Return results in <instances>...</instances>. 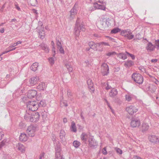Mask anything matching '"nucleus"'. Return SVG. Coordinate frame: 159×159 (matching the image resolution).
<instances>
[{"label":"nucleus","mask_w":159,"mask_h":159,"mask_svg":"<svg viewBox=\"0 0 159 159\" xmlns=\"http://www.w3.org/2000/svg\"><path fill=\"white\" fill-rule=\"evenodd\" d=\"M83 24V22H81L80 18L78 17L74 28V34L76 36H79L80 31H84L85 30V25Z\"/></svg>","instance_id":"1"},{"label":"nucleus","mask_w":159,"mask_h":159,"mask_svg":"<svg viewBox=\"0 0 159 159\" xmlns=\"http://www.w3.org/2000/svg\"><path fill=\"white\" fill-rule=\"evenodd\" d=\"M131 77L134 81L139 84H141L143 82V77L139 73H134L132 74Z\"/></svg>","instance_id":"2"},{"label":"nucleus","mask_w":159,"mask_h":159,"mask_svg":"<svg viewBox=\"0 0 159 159\" xmlns=\"http://www.w3.org/2000/svg\"><path fill=\"white\" fill-rule=\"evenodd\" d=\"M139 116H135L133 117L130 122L131 126L133 128L138 127L140 125V120Z\"/></svg>","instance_id":"3"},{"label":"nucleus","mask_w":159,"mask_h":159,"mask_svg":"<svg viewBox=\"0 0 159 159\" xmlns=\"http://www.w3.org/2000/svg\"><path fill=\"white\" fill-rule=\"evenodd\" d=\"M36 128L35 126L33 125H30L28 127L26 131L29 136L33 137L34 136V132L36 131Z\"/></svg>","instance_id":"4"},{"label":"nucleus","mask_w":159,"mask_h":159,"mask_svg":"<svg viewBox=\"0 0 159 159\" xmlns=\"http://www.w3.org/2000/svg\"><path fill=\"white\" fill-rule=\"evenodd\" d=\"M101 73L103 76H107L109 73V67L107 63H104L102 65Z\"/></svg>","instance_id":"5"},{"label":"nucleus","mask_w":159,"mask_h":159,"mask_svg":"<svg viewBox=\"0 0 159 159\" xmlns=\"http://www.w3.org/2000/svg\"><path fill=\"white\" fill-rule=\"evenodd\" d=\"M40 116L39 112H34L30 116V121L32 122H37L39 120Z\"/></svg>","instance_id":"6"},{"label":"nucleus","mask_w":159,"mask_h":159,"mask_svg":"<svg viewBox=\"0 0 159 159\" xmlns=\"http://www.w3.org/2000/svg\"><path fill=\"white\" fill-rule=\"evenodd\" d=\"M138 110L136 107L132 105L127 107L126 108V111L131 115H132L134 113L136 112Z\"/></svg>","instance_id":"7"},{"label":"nucleus","mask_w":159,"mask_h":159,"mask_svg":"<svg viewBox=\"0 0 159 159\" xmlns=\"http://www.w3.org/2000/svg\"><path fill=\"white\" fill-rule=\"evenodd\" d=\"M87 84L90 92L91 93H94L95 91V88L92 80L91 79H89L87 81Z\"/></svg>","instance_id":"8"},{"label":"nucleus","mask_w":159,"mask_h":159,"mask_svg":"<svg viewBox=\"0 0 159 159\" xmlns=\"http://www.w3.org/2000/svg\"><path fill=\"white\" fill-rule=\"evenodd\" d=\"M77 11H78L75 7V5L70 11V15L69 18L70 20H71L73 19L75 15L77 14Z\"/></svg>","instance_id":"9"},{"label":"nucleus","mask_w":159,"mask_h":159,"mask_svg":"<svg viewBox=\"0 0 159 159\" xmlns=\"http://www.w3.org/2000/svg\"><path fill=\"white\" fill-rule=\"evenodd\" d=\"M89 47L93 50L97 51L98 50L97 47H99V43H95L93 41H91L89 43Z\"/></svg>","instance_id":"10"},{"label":"nucleus","mask_w":159,"mask_h":159,"mask_svg":"<svg viewBox=\"0 0 159 159\" xmlns=\"http://www.w3.org/2000/svg\"><path fill=\"white\" fill-rule=\"evenodd\" d=\"M37 94V92L34 90H30L28 91L27 96L29 98L31 99L35 97Z\"/></svg>","instance_id":"11"},{"label":"nucleus","mask_w":159,"mask_h":159,"mask_svg":"<svg viewBox=\"0 0 159 159\" xmlns=\"http://www.w3.org/2000/svg\"><path fill=\"white\" fill-rule=\"evenodd\" d=\"M39 80V78L38 76L33 77L29 80V82L31 85H34L36 84Z\"/></svg>","instance_id":"12"},{"label":"nucleus","mask_w":159,"mask_h":159,"mask_svg":"<svg viewBox=\"0 0 159 159\" xmlns=\"http://www.w3.org/2000/svg\"><path fill=\"white\" fill-rule=\"evenodd\" d=\"M89 145L93 148H95L98 146V143L96 140H89Z\"/></svg>","instance_id":"13"},{"label":"nucleus","mask_w":159,"mask_h":159,"mask_svg":"<svg viewBox=\"0 0 159 159\" xmlns=\"http://www.w3.org/2000/svg\"><path fill=\"white\" fill-rule=\"evenodd\" d=\"M155 48L156 46L153 45L151 42H148L147 45V46L146 48V49L148 51H153Z\"/></svg>","instance_id":"14"},{"label":"nucleus","mask_w":159,"mask_h":159,"mask_svg":"<svg viewBox=\"0 0 159 159\" xmlns=\"http://www.w3.org/2000/svg\"><path fill=\"white\" fill-rule=\"evenodd\" d=\"M118 57L122 60H125L127 58V54L126 51L125 52H121L116 54Z\"/></svg>","instance_id":"15"},{"label":"nucleus","mask_w":159,"mask_h":159,"mask_svg":"<svg viewBox=\"0 0 159 159\" xmlns=\"http://www.w3.org/2000/svg\"><path fill=\"white\" fill-rule=\"evenodd\" d=\"M118 94V91L115 88H112L109 93V96L111 98H114Z\"/></svg>","instance_id":"16"},{"label":"nucleus","mask_w":159,"mask_h":159,"mask_svg":"<svg viewBox=\"0 0 159 159\" xmlns=\"http://www.w3.org/2000/svg\"><path fill=\"white\" fill-rule=\"evenodd\" d=\"M37 88L40 91L44 90L46 89V86L45 83L44 82L40 83L39 85L37 86Z\"/></svg>","instance_id":"17"},{"label":"nucleus","mask_w":159,"mask_h":159,"mask_svg":"<svg viewBox=\"0 0 159 159\" xmlns=\"http://www.w3.org/2000/svg\"><path fill=\"white\" fill-rule=\"evenodd\" d=\"M132 34L130 30L128 29L127 30H122L120 32V34L122 36L126 37L128 34Z\"/></svg>","instance_id":"18"},{"label":"nucleus","mask_w":159,"mask_h":159,"mask_svg":"<svg viewBox=\"0 0 159 159\" xmlns=\"http://www.w3.org/2000/svg\"><path fill=\"white\" fill-rule=\"evenodd\" d=\"M124 62V66L126 67L129 68L134 65V61L131 60H128Z\"/></svg>","instance_id":"19"},{"label":"nucleus","mask_w":159,"mask_h":159,"mask_svg":"<svg viewBox=\"0 0 159 159\" xmlns=\"http://www.w3.org/2000/svg\"><path fill=\"white\" fill-rule=\"evenodd\" d=\"M149 128L148 125L147 123H143L142 124L141 130L143 133L145 132L148 131Z\"/></svg>","instance_id":"20"},{"label":"nucleus","mask_w":159,"mask_h":159,"mask_svg":"<svg viewBox=\"0 0 159 159\" xmlns=\"http://www.w3.org/2000/svg\"><path fill=\"white\" fill-rule=\"evenodd\" d=\"M64 64L66 67L67 69L69 72H72L73 70V68L72 66L71 65L70 62L68 61H66V62H64Z\"/></svg>","instance_id":"21"},{"label":"nucleus","mask_w":159,"mask_h":159,"mask_svg":"<svg viewBox=\"0 0 159 159\" xmlns=\"http://www.w3.org/2000/svg\"><path fill=\"white\" fill-rule=\"evenodd\" d=\"M93 5L97 9H101L104 11L105 10L106 8L104 5L98 4L96 2L94 3Z\"/></svg>","instance_id":"22"},{"label":"nucleus","mask_w":159,"mask_h":159,"mask_svg":"<svg viewBox=\"0 0 159 159\" xmlns=\"http://www.w3.org/2000/svg\"><path fill=\"white\" fill-rule=\"evenodd\" d=\"M38 66V63L37 62H35L31 65L30 69L32 71H35L37 70Z\"/></svg>","instance_id":"23"},{"label":"nucleus","mask_w":159,"mask_h":159,"mask_svg":"<svg viewBox=\"0 0 159 159\" xmlns=\"http://www.w3.org/2000/svg\"><path fill=\"white\" fill-rule=\"evenodd\" d=\"M70 130L74 133H76L77 132L76 127L75 123L74 121L71 122V125L70 127Z\"/></svg>","instance_id":"24"},{"label":"nucleus","mask_w":159,"mask_h":159,"mask_svg":"<svg viewBox=\"0 0 159 159\" xmlns=\"http://www.w3.org/2000/svg\"><path fill=\"white\" fill-rule=\"evenodd\" d=\"M29 110L31 111H35L38 110V107H39L38 104V103L36 102V103H35L34 105L32 107L29 106Z\"/></svg>","instance_id":"25"},{"label":"nucleus","mask_w":159,"mask_h":159,"mask_svg":"<svg viewBox=\"0 0 159 159\" xmlns=\"http://www.w3.org/2000/svg\"><path fill=\"white\" fill-rule=\"evenodd\" d=\"M116 52L114 51L108 52L106 53L105 55V57L107 59L108 58L110 57L116 55Z\"/></svg>","instance_id":"26"},{"label":"nucleus","mask_w":159,"mask_h":159,"mask_svg":"<svg viewBox=\"0 0 159 159\" xmlns=\"http://www.w3.org/2000/svg\"><path fill=\"white\" fill-rule=\"evenodd\" d=\"M17 147H18V150L21 152H25V147L22 144L20 143H18L17 145Z\"/></svg>","instance_id":"27"},{"label":"nucleus","mask_w":159,"mask_h":159,"mask_svg":"<svg viewBox=\"0 0 159 159\" xmlns=\"http://www.w3.org/2000/svg\"><path fill=\"white\" fill-rule=\"evenodd\" d=\"M41 48L42 49L44 50L46 53H48L49 51V49L48 45L46 44H41Z\"/></svg>","instance_id":"28"},{"label":"nucleus","mask_w":159,"mask_h":159,"mask_svg":"<svg viewBox=\"0 0 159 159\" xmlns=\"http://www.w3.org/2000/svg\"><path fill=\"white\" fill-rule=\"evenodd\" d=\"M121 31V29H119V28L116 27L115 28L112 29L111 31V33L113 34H116L120 32Z\"/></svg>","instance_id":"29"},{"label":"nucleus","mask_w":159,"mask_h":159,"mask_svg":"<svg viewBox=\"0 0 159 159\" xmlns=\"http://www.w3.org/2000/svg\"><path fill=\"white\" fill-rule=\"evenodd\" d=\"M68 106L67 102L66 100H63L61 101L60 106L61 107H67Z\"/></svg>","instance_id":"30"},{"label":"nucleus","mask_w":159,"mask_h":159,"mask_svg":"<svg viewBox=\"0 0 159 159\" xmlns=\"http://www.w3.org/2000/svg\"><path fill=\"white\" fill-rule=\"evenodd\" d=\"M39 36L40 39H43L44 38L45 36V32L43 30H40L39 32Z\"/></svg>","instance_id":"31"},{"label":"nucleus","mask_w":159,"mask_h":159,"mask_svg":"<svg viewBox=\"0 0 159 159\" xmlns=\"http://www.w3.org/2000/svg\"><path fill=\"white\" fill-rule=\"evenodd\" d=\"M39 107H44L46 105V102L45 100H42L39 102H37Z\"/></svg>","instance_id":"32"},{"label":"nucleus","mask_w":159,"mask_h":159,"mask_svg":"<svg viewBox=\"0 0 159 159\" xmlns=\"http://www.w3.org/2000/svg\"><path fill=\"white\" fill-rule=\"evenodd\" d=\"M36 103V102L34 101H28V103H27V108L29 109V107H32V106H33L35 104V103Z\"/></svg>","instance_id":"33"},{"label":"nucleus","mask_w":159,"mask_h":159,"mask_svg":"<svg viewBox=\"0 0 159 159\" xmlns=\"http://www.w3.org/2000/svg\"><path fill=\"white\" fill-rule=\"evenodd\" d=\"M55 159H65L61 155L60 152H55Z\"/></svg>","instance_id":"34"},{"label":"nucleus","mask_w":159,"mask_h":159,"mask_svg":"<svg viewBox=\"0 0 159 159\" xmlns=\"http://www.w3.org/2000/svg\"><path fill=\"white\" fill-rule=\"evenodd\" d=\"M66 133L63 130H61L60 131V137L61 139H62L65 138Z\"/></svg>","instance_id":"35"},{"label":"nucleus","mask_w":159,"mask_h":159,"mask_svg":"<svg viewBox=\"0 0 159 159\" xmlns=\"http://www.w3.org/2000/svg\"><path fill=\"white\" fill-rule=\"evenodd\" d=\"M89 134H87L85 133H83L81 136V139H87L89 138Z\"/></svg>","instance_id":"36"},{"label":"nucleus","mask_w":159,"mask_h":159,"mask_svg":"<svg viewBox=\"0 0 159 159\" xmlns=\"http://www.w3.org/2000/svg\"><path fill=\"white\" fill-rule=\"evenodd\" d=\"M29 98L28 97V96H25L23 97V98H21V101L22 102H24L25 103H26V104H27V103H28V101H29L28 100V99Z\"/></svg>","instance_id":"37"},{"label":"nucleus","mask_w":159,"mask_h":159,"mask_svg":"<svg viewBox=\"0 0 159 159\" xmlns=\"http://www.w3.org/2000/svg\"><path fill=\"white\" fill-rule=\"evenodd\" d=\"M73 144L75 148H77L80 145V142L76 140L73 142Z\"/></svg>","instance_id":"38"},{"label":"nucleus","mask_w":159,"mask_h":159,"mask_svg":"<svg viewBox=\"0 0 159 159\" xmlns=\"http://www.w3.org/2000/svg\"><path fill=\"white\" fill-rule=\"evenodd\" d=\"M99 47L101 48L102 46H110V45L107 43L105 42H102L100 43H99Z\"/></svg>","instance_id":"39"},{"label":"nucleus","mask_w":159,"mask_h":159,"mask_svg":"<svg viewBox=\"0 0 159 159\" xmlns=\"http://www.w3.org/2000/svg\"><path fill=\"white\" fill-rule=\"evenodd\" d=\"M48 61L50 63V65L52 66L54 63V58L52 57H50L48 59Z\"/></svg>","instance_id":"40"},{"label":"nucleus","mask_w":159,"mask_h":159,"mask_svg":"<svg viewBox=\"0 0 159 159\" xmlns=\"http://www.w3.org/2000/svg\"><path fill=\"white\" fill-rule=\"evenodd\" d=\"M37 0H30V5L32 6H36L37 4Z\"/></svg>","instance_id":"41"},{"label":"nucleus","mask_w":159,"mask_h":159,"mask_svg":"<svg viewBox=\"0 0 159 159\" xmlns=\"http://www.w3.org/2000/svg\"><path fill=\"white\" fill-rule=\"evenodd\" d=\"M126 54H127V57H130L132 60H134L135 59V57L134 55L131 54L127 51H126Z\"/></svg>","instance_id":"42"},{"label":"nucleus","mask_w":159,"mask_h":159,"mask_svg":"<svg viewBox=\"0 0 159 159\" xmlns=\"http://www.w3.org/2000/svg\"><path fill=\"white\" fill-rule=\"evenodd\" d=\"M55 152H60L61 151V147L60 144L57 145L55 147Z\"/></svg>","instance_id":"43"},{"label":"nucleus","mask_w":159,"mask_h":159,"mask_svg":"<svg viewBox=\"0 0 159 159\" xmlns=\"http://www.w3.org/2000/svg\"><path fill=\"white\" fill-rule=\"evenodd\" d=\"M148 139H159V138H158L155 135L151 134L149 135Z\"/></svg>","instance_id":"44"},{"label":"nucleus","mask_w":159,"mask_h":159,"mask_svg":"<svg viewBox=\"0 0 159 159\" xmlns=\"http://www.w3.org/2000/svg\"><path fill=\"white\" fill-rule=\"evenodd\" d=\"M27 135L24 133H21L19 136V139H24L26 137Z\"/></svg>","instance_id":"45"},{"label":"nucleus","mask_w":159,"mask_h":159,"mask_svg":"<svg viewBox=\"0 0 159 159\" xmlns=\"http://www.w3.org/2000/svg\"><path fill=\"white\" fill-rule=\"evenodd\" d=\"M26 125L25 123L21 122L19 124V127L20 129H22L25 127Z\"/></svg>","instance_id":"46"},{"label":"nucleus","mask_w":159,"mask_h":159,"mask_svg":"<svg viewBox=\"0 0 159 159\" xmlns=\"http://www.w3.org/2000/svg\"><path fill=\"white\" fill-rule=\"evenodd\" d=\"M126 37L128 39L131 40L134 37V35L133 34H128Z\"/></svg>","instance_id":"47"},{"label":"nucleus","mask_w":159,"mask_h":159,"mask_svg":"<svg viewBox=\"0 0 159 159\" xmlns=\"http://www.w3.org/2000/svg\"><path fill=\"white\" fill-rule=\"evenodd\" d=\"M57 41V48H59L60 46H62L61 42L58 40L56 39Z\"/></svg>","instance_id":"48"},{"label":"nucleus","mask_w":159,"mask_h":159,"mask_svg":"<svg viewBox=\"0 0 159 159\" xmlns=\"http://www.w3.org/2000/svg\"><path fill=\"white\" fill-rule=\"evenodd\" d=\"M125 98L126 100L128 101H130L131 100V97L129 95H126L125 96Z\"/></svg>","instance_id":"49"},{"label":"nucleus","mask_w":159,"mask_h":159,"mask_svg":"<svg viewBox=\"0 0 159 159\" xmlns=\"http://www.w3.org/2000/svg\"><path fill=\"white\" fill-rule=\"evenodd\" d=\"M67 94L68 97L70 98V97L72 96V93L71 92L70 90L69 89L67 90Z\"/></svg>","instance_id":"50"},{"label":"nucleus","mask_w":159,"mask_h":159,"mask_svg":"<svg viewBox=\"0 0 159 159\" xmlns=\"http://www.w3.org/2000/svg\"><path fill=\"white\" fill-rule=\"evenodd\" d=\"M150 141L152 143L157 144L159 143V140H150Z\"/></svg>","instance_id":"51"},{"label":"nucleus","mask_w":159,"mask_h":159,"mask_svg":"<svg viewBox=\"0 0 159 159\" xmlns=\"http://www.w3.org/2000/svg\"><path fill=\"white\" fill-rule=\"evenodd\" d=\"M59 49L60 53L63 54L64 53V50L62 46H60Z\"/></svg>","instance_id":"52"},{"label":"nucleus","mask_w":159,"mask_h":159,"mask_svg":"<svg viewBox=\"0 0 159 159\" xmlns=\"http://www.w3.org/2000/svg\"><path fill=\"white\" fill-rule=\"evenodd\" d=\"M5 140H4L2 141L1 143L0 144V149L3 146L5 145V142L6 141H4Z\"/></svg>","instance_id":"53"},{"label":"nucleus","mask_w":159,"mask_h":159,"mask_svg":"<svg viewBox=\"0 0 159 159\" xmlns=\"http://www.w3.org/2000/svg\"><path fill=\"white\" fill-rule=\"evenodd\" d=\"M55 47H54V46H53L52 47V56H53V57H54L55 55V54H56V51H55Z\"/></svg>","instance_id":"54"},{"label":"nucleus","mask_w":159,"mask_h":159,"mask_svg":"<svg viewBox=\"0 0 159 159\" xmlns=\"http://www.w3.org/2000/svg\"><path fill=\"white\" fill-rule=\"evenodd\" d=\"M15 6L16 8L19 11H20L21 9L19 7L17 3L16 2L15 4Z\"/></svg>","instance_id":"55"},{"label":"nucleus","mask_w":159,"mask_h":159,"mask_svg":"<svg viewBox=\"0 0 159 159\" xmlns=\"http://www.w3.org/2000/svg\"><path fill=\"white\" fill-rule=\"evenodd\" d=\"M102 153L104 155H106L107 154V152L106 150V148L105 147L102 150Z\"/></svg>","instance_id":"56"},{"label":"nucleus","mask_w":159,"mask_h":159,"mask_svg":"<svg viewBox=\"0 0 159 159\" xmlns=\"http://www.w3.org/2000/svg\"><path fill=\"white\" fill-rule=\"evenodd\" d=\"M77 126L78 127V129L80 130L83 129L84 128V127L82 125L79 124H78L77 125Z\"/></svg>","instance_id":"57"},{"label":"nucleus","mask_w":159,"mask_h":159,"mask_svg":"<svg viewBox=\"0 0 159 159\" xmlns=\"http://www.w3.org/2000/svg\"><path fill=\"white\" fill-rule=\"evenodd\" d=\"M38 25L39 26H41V28H43V24L42 22L41 21H39L38 22Z\"/></svg>","instance_id":"58"},{"label":"nucleus","mask_w":159,"mask_h":159,"mask_svg":"<svg viewBox=\"0 0 159 159\" xmlns=\"http://www.w3.org/2000/svg\"><path fill=\"white\" fill-rule=\"evenodd\" d=\"M96 9H97V8L96 7H94V6L93 7H90L89 8V10L92 11H94Z\"/></svg>","instance_id":"59"},{"label":"nucleus","mask_w":159,"mask_h":159,"mask_svg":"<svg viewBox=\"0 0 159 159\" xmlns=\"http://www.w3.org/2000/svg\"><path fill=\"white\" fill-rule=\"evenodd\" d=\"M116 151L117 152L119 153L120 154H121L122 152V150H121L119 148H118L116 149Z\"/></svg>","instance_id":"60"},{"label":"nucleus","mask_w":159,"mask_h":159,"mask_svg":"<svg viewBox=\"0 0 159 159\" xmlns=\"http://www.w3.org/2000/svg\"><path fill=\"white\" fill-rule=\"evenodd\" d=\"M5 7V4H4L2 5V7L0 9V11L1 12H3V9Z\"/></svg>","instance_id":"61"},{"label":"nucleus","mask_w":159,"mask_h":159,"mask_svg":"<svg viewBox=\"0 0 159 159\" xmlns=\"http://www.w3.org/2000/svg\"><path fill=\"white\" fill-rule=\"evenodd\" d=\"M136 37L138 39H140L141 35L139 33H138L136 35Z\"/></svg>","instance_id":"62"},{"label":"nucleus","mask_w":159,"mask_h":159,"mask_svg":"<svg viewBox=\"0 0 159 159\" xmlns=\"http://www.w3.org/2000/svg\"><path fill=\"white\" fill-rule=\"evenodd\" d=\"M107 37L110 40L114 42H115V40L114 38H112L109 36H107Z\"/></svg>","instance_id":"63"},{"label":"nucleus","mask_w":159,"mask_h":159,"mask_svg":"<svg viewBox=\"0 0 159 159\" xmlns=\"http://www.w3.org/2000/svg\"><path fill=\"white\" fill-rule=\"evenodd\" d=\"M32 11L34 13L36 14V15H38V13L37 12V10H36V9H32Z\"/></svg>","instance_id":"64"}]
</instances>
